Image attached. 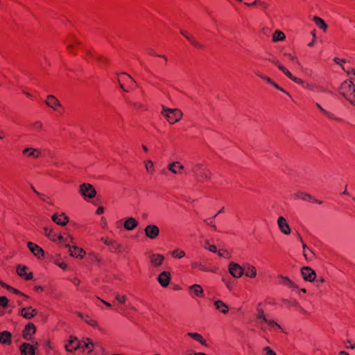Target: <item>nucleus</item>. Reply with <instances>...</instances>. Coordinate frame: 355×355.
Segmentation results:
<instances>
[{"mask_svg": "<svg viewBox=\"0 0 355 355\" xmlns=\"http://www.w3.org/2000/svg\"><path fill=\"white\" fill-rule=\"evenodd\" d=\"M69 252L71 257L76 258H83L86 253L83 248H78L76 245L69 247Z\"/></svg>", "mask_w": 355, "mask_h": 355, "instance_id": "a211bd4d", "label": "nucleus"}, {"mask_svg": "<svg viewBox=\"0 0 355 355\" xmlns=\"http://www.w3.org/2000/svg\"><path fill=\"white\" fill-rule=\"evenodd\" d=\"M258 76L263 80H266L268 84H273V80L270 78L259 74H258Z\"/></svg>", "mask_w": 355, "mask_h": 355, "instance_id": "052dcab7", "label": "nucleus"}, {"mask_svg": "<svg viewBox=\"0 0 355 355\" xmlns=\"http://www.w3.org/2000/svg\"><path fill=\"white\" fill-rule=\"evenodd\" d=\"M162 114L170 124H174L182 119L183 113L179 109L168 108L163 106Z\"/></svg>", "mask_w": 355, "mask_h": 355, "instance_id": "7ed1b4c3", "label": "nucleus"}, {"mask_svg": "<svg viewBox=\"0 0 355 355\" xmlns=\"http://www.w3.org/2000/svg\"><path fill=\"white\" fill-rule=\"evenodd\" d=\"M171 255L174 258L181 259L185 256V252L182 250L176 249L171 252Z\"/></svg>", "mask_w": 355, "mask_h": 355, "instance_id": "79ce46f5", "label": "nucleus"}, {"mask_svg": "<svg viewBox=\"0 0 355 355\" xmlns=\"http://www.w3.org/2000/svg\"><path fill=\"white\" fill-rule=\"evenodd\" d=\"M259 5L262 8L263 10H266L269 7V4L267 2L261 0L259 1Z\"/></svg>", "mask_w": 355, "mask_h": 355, "instance_id": "13d9d810", "label": "nucleus"}, {"mask_svg": "<svg viewBox=\"0 0 355 355\" xmlns=\"http://www.w3.org/2000/svg\"><path fill=\"white\" fill-rule=\"evenodd\" d=\"M214 218H207V219H205L204 221L208 225H210L211 227H214V230L216 231V226L214 222Z\"/></svg>", "mask_w": 355, "mask_h": 355, "instance_id": "864d4df0", "label": "nucleus"}, {"mask_svg": "<svg viewBox=\"0 0 355 355\" xmlns=\"http://www.w3.org/2000/svg\"><path fill=\"white\" fill-rule=\"evenodd\" d=\"M22 153L28 157L37 158L40 156V151L33 148H26L23 150Z\"/></svg>", "mask_w": 355, "mask_h": 355, "instance_id": "4be33fe9", "label": "nucleus"}, {"mask_svg": "<svg viewBox=\"0 0 355 355\" xmlns=\"http://www.w3.org/2000/svg\"><path fill=\"white\" fill-rule=\"evenodd\" d=\"M43 125L40 121H35L32 124V128L36 131H40L42 129Z\"/></svg>", "mask_w": 355, "mask_h": 355, "instance_id": "09e8293b", "label": "nucleus"}, {"mask_svg": "<svg viewBox=\"0 0 355 355\" xmlns=\"http://www.w3.org/2000/svg\"><path fill=\"white\" fill-rule=\"evenodd\" d=\"M202 165L201 164H196L191 168V172L196 178H198V174L202 171Z\"/></svg>", "mask_w": 355, "mask_h": 355, "instance_id": "58836bf2", "label": "nucleus"}, {"mask_svg": "<svg viewBox=\"0 0 355 355\" xmlns=\"http://www.w3.org/2000/svg\"><path fill=\"white\" fill-rule=\"evenodd\" d=\"M300 240L302 243H303L302 239L301 237H300ZM302 248H303V255H304V258L306 260L312 259L313 257V254L311 250L305 243H302Z\"/></svg>", "mask_w": 355, "mask_h": 355, "instance_id": "cd10ccee", "label": "nucleus"}, {"mask_svg": "<svg viewBox=\"0 0 355 355\" xmlns=\"http://www.w3.org/2000/svg\"><path fill=\"white\" fill-rule=\"evenodd\" d=\"M271 85H272L274 87H275L276 89L286 93V94L288 95V93L287 92H286L283 88H282L281 87H279L277 84H276L274 81H273V84H271Z\"/></svg>", "mask_w": 355, "mask_h": 355, "instance_id": "e2e57ef3", "label": "nucleus"}, {"mask_svg": "<svg viewBox=\"0 0 355 355\" xmlns=\"http://www.w3.org/2000/svg\"><path fill=\"white\" fill-rule=\"evenodd\" d=\"M294 197L296 199H301L302 200L308 202H311L312 200H313V196L303 191L296 192L295 193H294Z\"/></svg>", "mask_w": 355, "mask_h": 355, "instance_id": "bb28decb", "label": "nucleus"}, {"mask_svg": "<svg viewBox=\"0 0 355 355\" xmlns=\"http://www.w3.org/2000/svg\"><path fill=\"white\" fill-rule=\"evenodd\" d=\"M58 266L60 268H61L63 270H66L67 268V263H64V262H61V263H58Z\"/></svg>", "mask_w": 355, "mask_h": 355, "instance_id": "338daca9", "label": "nucleus"}, {"mask_svg": "<svg viewBox=\"0 0 355 355\" xmlns=\"http://www.w3.org/2000/svg\"><path fill=\"white\" fill-rule=\"evenodd\" d=\"M285 302L288 304V308H291V307H297V309H298V311L302 313V314H304V315H307L308 314V311H306L303 307H302L299 303L296 301H293V302H289L288 300H285Z\"/></svg>", "mask_w": 355, "mask_h": 355, "instance_id": "2f4dec72", "label": "nucleus"}, {"mask_svg": "<svg viewBox=\"0 0 355 355\" xmlns=\"http://www.w3.org/2000/svg\"><path fill=\"white\" fill-rule=\"evenodd\" d=\"M227 253V251L226 250H220L219 251H218V256L220 257H226V258H228L225 254Z\"/></svg>", "mask_w": 355, "mask_h": 355, "instance_id": "69168bd1", "label": "nucleus"}, {"mask_svg": "<svg viewBox=\"0 0 355 355\" xmlns=\"http://www.w3.org/2000/svg\"><path fill=\"white\" fill-rule=\"evenodd\" d=\"M80 193L84 198H94L96 194L94 187L88 183H83L80 185Z\"/></svg>", "mask_w": 355, "mask_h": 355, "instance_id": "20e7f679", "label": "nucleus"}, {"mask_svg": "<svg viewBox=\"0 0 355 355\" xmlns=\"http://www.w3.org/2000/svg\"><path fill=\"white\" fill-rule=\"evenodd\" d=\"M256 320H261V321H266L267 320L261 303L258 304L257 306Z\"/></svg>", "mask_w": 355, "mask_h": 355, "instance_id": "473e14b6", "label": "nucleus"}, {"mask_svg": "<svg viewBox=\"0 0 355 355\" xmlns=\"http://www.w3.org/2000/svg\"><path fill=\"white\" fill-rule=\"evenodd\" d=\"M29 250L37 258H40L44 255V250L37 244L33 242L27 243Z\"/></svg>", "mask_w": 355, "mask_h": 355, "instance_id": "4468645a", "label": "nucleus"}, {"mask_svg": "<svg viewBox=\"0 0 355 355\" xmlns=\"http://www.w3.org/2000/svg\"><path fill=\"white\" fill-rule=\"evenodd\" d=\"M8 299L4 297V296H1L0 297V306L5 308L8 306Z\"/></svg>", "mask_w": 355, "mask_h": 355, "instance_id": "603ef678", "label": "nucleus"}, {"mask_svg": "<svg viewBox=\"0 0 355 355\" xmlns=\"http://www.w3.org/2000/svg\"><path fill=\"white\" fill-rule=\"evenodd\" d=\"M315 105H316L317 107H318V109H319V110H320V111H321L324 114H325L327 116H328V117H329V118H330V119H336V118L334 117V115L332 113H331V112H329L327 111L326 110H324V108H323V107H322L319 103H315Z\"/></svg>", "mask_w": 355, "mask_h": 355, "instance_id": "c03bdc74", "label": "nucleus"}, {"mask_svg": "<svg viewBox=\"0 0 355 355\" xmlns=\"http://www.w3.org/2000/svg\"><path fill=\"white\" fill-rule=\"evenodd\" d=\"M144 233L148 238L155 239L159 234V229L156 225H148L144 229Z\"/></svg>", "mask_w": 355, "mask_h": 355, "instance_id": "6e6552de", "label": "nucleus"}, {"mask_svg": "<svg viewBox=\"0 0 355 355\" xmlns=\"http://www.w3.org/2000/svg\"><path fill=\"white\" fill-rule=\"evenodd\" d=\"M35 326L32 323H28L23 331V337L26 340H31L32 336L35 333Z\"/></svg>", "mask_w": 355, "mask_h": 355, "instance_id": "dca6fc26", "label": "nucleus"}, {"mask_svg": "<svg viewBox=\"0 0 355 355\" xmlns=\"http://www.w3.org/2000/svg\"><path fill=\"white\" fill-rule=\"evenodd\" d=\"M51 219L54 223L61 226L66 225L69 222V218L64 213L60 214H55L51 216Z\"/></svg>", "mask_w": 355, "mask_h": 355, "instance_id": "ddd939ff", "label": "nucleus"}, {"mask_svg": "<svg viewBox=\"0 0 355 355\" xmlns=\"http://www.w3.org/2000/svg\"><path fill=\"white\" fill-rule=\"evenodd\" d=\"M85 321L89 325L92 327L97 326V322L93 319L89 318L88 316L86 319H85Z\"/></svg>", "mask_w": 355, "mask_h": 355, "instance_id": "5fc2aeb1", "label": "nucleus"}, {"mask_svg": "<svg viewBox=\"0 0 355 355\" xmlns=\"http://www.w3.org/2000/svg\"><path fill=\"white\" fill-rule=\"evenodd\" d=\"M277 226L279 230L282 233L286 235H288L291 234V227L286 220V219L283 216H279L277 218Z\"/></svg>", "mask_w": 355, "mask_h": 355, "instance_id": "0eeeda50", "label": "nucleus"}, {"mask_svg": "<svg viewBox=\"0 0 355 355\" xmlns=\"http://www.w3.org/2000/svg\"><path fill=\"white\" fill-rule=\"evenodd\" d=\"M285 56L288 57L291 60L294 61L297 63H299L298 60L292 54L288 53H284V54Z\"/></svg>", "mask_w": 355, "mask_h": 355, "instance_id": "bf43d9fd", "label": "nucleus"}, {"mask_svg": "<svg viewBox=\"0 0 355 355\" xmlns=\"http://www.w3.org/2000/svg\"><path fill=\"white\" fill-rule=\"evenodd\" d=\"M20 352L22 355H35V348L29 343H23L20 347Z\"/></svg>", "mask_w": 355, "mask_h": 355, "instance_id": "412c9836", "label": "nucleus"}, {"mask_svg": "<svg viewBox=\"0 0 355 355\" xmlns=\"http://www.w3.org/2000/svg\"><path fill=\"white\" fill-rule=\"evenodd\" d=\"M189 290L193 293V297H202L204 296V290L200 284H193L189 287Z\"/></svg>", "mask_w": 355, "mask_h": 355, "instance_id": "b1692460", "label": "nucleus"}, {"mask_svg": "<svg viewBox=\"0 0 355 355\" xmlns=\"http://www.w3.org/2000/svg\"><path fill=\"white\" fill-rule=\"evenodd\" d=\"M285 37V34L282 31L277 30L272 35V41L274 42L283 41Z\"/></svg>", "mask_w": 355, "mask_h": 355, "instance_id": "f704fd0d", "label": "nucleus"}, {"mask_svg": "<svg viewBox=\"0 0 355 355\" xmlns=\"http://www.w3.org/2000/svg\"><path fill=\"white\" fill-rule=\"evenodd\" d=\"M95 60L98 62L100 66H102L103 63H106L107 60L99 55H96L94 56Z\"/></svg>", "mask_w": 355, "mask_h": 355, "instance_id": "de8ad7c7", "label": "nucleus"}, {"mask_svg": "<svg viewBox=\"0 0 355 355\" xmlns=\"http://www.w3.org/2000/svg\"><path fill=\"white\" fill-rule=\"evenodd\" d=\"M71 282L75 285H79L80 283V280L76 277H74L71 279Z\"/></svg>", "mask_w": 355, "mask_h": 355, "instance_id": "774afa93", "label": "nucleus"}, {"mask_svg": "<svg viewBox=\"0 0 355 355\" xmlns=\"http://www.w3.org/2000/svg\"><path fill=\"white\" fill-rule=\"evenodd\" d=\"M12 343V334L8 331L0 332V343L3 345H10Z\"/></svg>", "mask_w": 355, "mask_h": 355, "instance_id": "5701e85b", "label": "nucleus"}, {"mask_svg": "<svg viewBox=\"0 0 355 355\" xmlns=\"http://www.w3.org/2000/svg\"><path fill=\"white\" fill-rule=\"evenodd\" d=\"M266 322H267L268 327H269L270 329H274V330L280 329V330H282L281 326L278 323H277L275 321L267 319Z\"/></svg>", "mask_w": 355, "mask_h": 355, "instance_id": "4c0bfd02", "label": "nucleus"}, {"mask_svg": "<svg viewBox=\"0 0 355 355\" xmlns=\"http://www.w3.org/2000/svg\"><path fill=\"white\" fill-rule=\"evenodd\" d=\"M150 262L155 267L161 266L164 260V257L160 254H152L150 257Z\"/></svg>", "mask_w": 355, "mask_h": 355, "instance_id": "aec40b11", "label": "nucleus"}, {"mask_svg": "<svg viewBox=\"0 0 355 355\" xmlns=\"http://www.w3.org/2000/svg\"><path fill=\"white\" fill-rule=\"evenodd\" d=\"M28 268L24 266H18L17 268V272L19 276L24 277L26 279H31L33 278V273H27Z\"/></svg>", "mask_w": 355, "mask_h": 355, "instance_id": "393cba45", "label": "nucleus"}, {"mask_svg": "<svg viewBox=\"0 0 355 355\" xmlns=\"http://www.w3.org/2000/svg\"><path fill=\"white\" fill-rule=\"evenodd\" d=\"M228 270L230 273L234 278H239L243 275V266H241L239 264L234 262H231L229 264Z\"/></svg>", "mask_w": 355, "mask_h": 355, "instance_id": "423d86ee", "label": "nucleus"}, {"mask_svg": "<svg viewBox=\"0 0 355 355\" xmlns=\"http://www.w3.org/2000/svg\"><path fill=\"white\" fill-rule=\"evenodd\" d=\"M263 355H276V353L269 347H266L263 349Z\"/></svg>", "mask_w": 355, "mask_h": 355, "instance_id": "8fccbe9b", "label": "nucleus"}, {"mask_svg": "<svg viewBox=\"0 0 355 355\" xmlns=\"http://www.w3.org/2000/svg\"><path fill=\"white\" fill-rule=\"evenodd\" d=\"M270 61L274 64H275L278 67V69L282 73H284L288 78H290L295 83L300 84V85H302L304 87L308 89L309 90H311V91H318V92H327L324 88H322L321 87H319L316 85H314V84H312L310 83H305L304 81L303 80H302L301 78H297V77L293 76V74L284 66H283L278 60H271Z\"/></svg>", "mask_w": 355, "mask_h": 355, "instance_id": "f257e3e1", "label": "nucleus"}, {"mask_svg": "<svg viewBox=\"0 0 355 355\" xmlns=\"http://www.w3.org/2000/svg\"><path fill=\"white\" fill-rule=\"evenodd\" d=\"M282 283L288 285V286H293V282L290 280L288 277H282Z\"/></svg>", "mask_w": 355, "mask_h": 355, "instance_id": "4d7b16f0", "label": "nucleus"}, {"mask_svg": "<svg viewBox=\"0 0 355 355\" xmlns=\"http://www.w3.org/2000/svg\"><path fill=\"white\" fill-rule=\"evenodd\" d=\"M114 299L121 304H124L127 301V297L125 295H121L119 293H114Z\"/></svg>", "mask_w": 355, "mask_h": 355, "instance_id": "ea45409f", "label": "nucleus"}, {"mask_svg": "<svg viewBox=\"0 0 355 355\" xmlns=\"http://www.w3.org/2000/svg\"><path fill=\"white\" fill-rule=\"evenodd\" d=\"M191 266L192 268H193V269L198 268L200 270L205 271V272L212 271L208 267H207L205 265H204L202 263L198 262V261L191 262Z\"/></svg>", "mask_w": 355, "mask_h": 355, "instance_id": "72a5a7b5", "label": "nucleus"}, {"mask_svg": "<svg viewBox=\"0 0 355 355\" xmlns=\"http://www.w3.org/2000/svg\"><path fill=\"white\" fill-rule=\"evenodd\" d=\"M139 225L138 221L133 217H129L125 219L123 227L128 231L133 230Z\"/></svg>", "mask_w": 355, "mask_h": 355, "instance_id": "6ab92c4d", "label": "nucleus"}, {"mask_svg": "<svg viewBox=\"0 0 355 355\" xmlns=\"http://www.w3.org/2000/svg\"><path fill=\"white\" fill-rule=\"evenodd\" d=\"M210 178V172L207 169H202V171L198 174V177L196 178L199 181L200 179L209 180Z\"/></svg>", "mask_w": 355, "mask_h": 355, "instance_id": "a19ab883", "label": "nucleus"}, {"mask_svg": "<svg viewBox=\"0 0 355 355\" xmlns=\"http://www.w3.org/2000/svg\"><path fill=\"white\" fill-rule=\"evenodd\" d=\"M144 164L146 171L148 174H153L155 173V165L153 161H151L150 159H146L144 162Z\"/></svg>", "mask_w": 355, "mask_h": 355, "instance_id": "7c9ffc66", "label": "nucleus"}, {"mask_svg": "<svg viewBox=\"0 0 355 355\" xmlns=\"http://www.w3.org/2000/svg\"><path fill=\"white\" fill-rule=\"evenodd\" d=\"M46 104L55 111H58V107L61 105L60 101L53 95H49L47 96Z\"/></svg>", "mask_w": 355, "mask_h": 355, "instance_id": "f3484780", "label": "nucleus"}, {"mask_svg": "<svg viewBox=\"0 0 355 355\" xmlns=\"http://www.w3.org/2000/svg\"><path fill=\"white\" fill-rule=\"evenodd\" d=\"M44 233L51 240H52L53 241H56L58 240V236L54 233V232H53V230L52 229H49L48 227H44Z\"/></svg>", "mask_w": 355, "mask_h": 355, "instance_id": "c9c22d12", "label": "nucleus"}, {"mask_svg": "<svg viewBox=\"0 0 355 355\" xmlns=\"http://www.w3.org/2000/svg\"><path fill=\"white\" fill-rule=\"evenodd\" d=\"M101 240L107 245H111L114 244V241L109 238L102 237Z\"/></svg>", "mask_w": 355, "mask_h": 355, "instance_id": "6e6d98bb", "label": "nucleus"}, {"mask_svg": "<svg viewBox=\"0 0 355 355\" xmlns=\"http://www.w3.org/2000/svg\"><path fill=\"white\" fill-rule=\"evenodd\" d=\"M58 241L60 243L64 244L65 247L68 248L71 247L70 244L73 243V237L71 236L70 235H68L67 237H64L62 235H60L58 236Z\"/></svg>", "mask_w": 355, "mask_h": 355, "instance_id": "c85d7f7f", "label": "nucleus"}, {"mask_svg": "<svg viewBox=\"0 0 355 355\" xmlns=\"http://www.w3.org/2000/svg\"><path fill=\"white\" fill-rule=\"evenodd\" d=\"M257 327L263 331H266L267 329V322L261 321V320H256Z\"/></svg>", "mask_w": 355, "mask_h": 355, "instance_id": "49530a36", "label": "nucleus"}, {"mask_svg": "<svg viewBox=\"0 0 355 355\" xmlns=\"http://www.w3.org/2000/svg\"><path fill=\"white\" fill-rule=\"evenodd\" d=\"M301 274L306 281L309 282L313 281L316 277L314 270L309 267H303L301 270Z\"/></svg>", "mask_w": 355, "mask_h": 355, "instance_id": "9b49d317", "label": "nucleus"}, {"mask_svg": "<svg viewBox=\"0 0 355 355\" xmlns=\"http://www.w3.org/2000/svg\"><path fill=\"white\" fill-rule=\"evenodd\" d=\"M19 314L25 319L31 320L37 314V311L32 306H28L20 309Z\"/></svg>", "mask_w": 355, "mask_h": 355, "instance_id": "1a4fd4ad", "label": "nucleus"}, {"mask_svg": "<svg viewBox=\"0 0 355 355\" xmlns=\"http://www.w3.org/2000/svg\"><path fill=\"white\" fill-rule=\"evenodd\" d=\"M334 61L338 64H342V63H345V60H343V59H340L338 58H335L334 59Z\"/></svg>", "mask_w": 355, "mask_h": 355, "instance_id": "0e129e2a", "label": "nucleus"}, {"mask_svg": "<svg viewBox=\"0 0 355 355\" xmlns=\"http://www.w3.org/2000/svg\"><path fill=\"white\" fill-rule=\"evenodd\" d=\"M339 90L344 98L352 105H355V86L352 80H346L343 82Z\"/></svg>", "mask_w": 355, "mask_h": 355, "instance_id": "f03ea898", "label": "nucleus"}, {"mask_svg": "<svg viewBox=\"0 0 355 355\" xmlns=\"http://www.w3.org/2000/svg\"><path fill=\"white\" fill-rule=\"evenodd\" d=\"M167 168L173 174H180L184 167L180 162H173L167 165Z\"/></svg>", "mask_w": 355, "mask_h": 355, "instance_id": "f8f14e48", "label": "nucleus"}, {"mask_svg": "<svg viewBox=\"0 0 355 355\" xmlns=\"http://www.w3.org/2000/svg\"><path fill=\"white\" fill-rule=\"evenodd\" d=\"M214 305L218 311L221 312L223 314H227L229 311V308L227 305L224 303L222 300H216L214 302Z\"/></svg>", "mask_w": 355, "mask_h": 355, "instance_id": "a878e982", "label": "nucleus"}, {"mask_svg": "<svg viewBox=\"0 0 355 355\" xmlns=\"http://www.w3.org/2000/svg\"><path fill=\"white\" fill-rule=\"evenodd\" d=\"M187 336L192 338L195 340L199 342L202 345H207L206 340L200 334L198 333L189 332L187 333Z\"/></svg>", "mask_w": 355, "mask_h": 355, "instance_id": "c756f323", "label": "nucleus"}, {"mask_svg": "<svg viewBox=\"0 0 355 355\" xmlns=\"http://www.w3.org/2000/svg\"><path fill=\"white\" fill-rule=\"evenodd\" d=\"M243 274L249 278H255L257 275L256 268L249 263L243 265Z\"/></svg>", "mask_w": 355, "mask_h": 355, "instance_id": "9d476101", "label": "nucleus"}, {"mask_svg": "<svg viewBox=\"0 0 355 355\" xmlns=\"http://www.w3.org/2000/svg\"><path fill=\"white\" fill-rule=\"evenodd\" d=\"M187 39L195 46L196 47H200V45L199 44V43L194 39L193 37H192L191 35H189L188 37H187Z\"/></svg>", "mask_w": 355, "mask_h": 355, "instance_id": "3c124183", "label": "nucleus"}, {"mask_svg": "<svg viewBox=\"0 0 355 355\" xmlns=\"http://www.w3.org/2000/svg\"><path fill=\"white\" fill-rule=\"evenodd\" d=\"M313 21L315 24L321 29L326 31L327 28V26L325 24L324 21L320 18L319 17H314Z\"/></svg>", "mask_w": 355, "mask_h": 355, "instance_id": "e433bc0d", "label": "nucleus"}, {"mask_svg": "<svg viewBox=\"0 0 355 355\" xmlns=\"http://www.w3.org/2000/svg\"><path fill=\"white\" fill-rule=\"evenodd\" d=\"M171 280V273L164 271L159 274L157 278L158 282L162 287H166L169 284Z\"/></svg>", "mask_w": 355, "mask_h": 355, "instance_id": "2eb2a0df", "label": "nucleus"}, {"mask_svg": "<svg viewBox=\"0 0 355 355\" xmlns=\"http://www.w3.org/2000/svg\"><path fill=\"white\" fill-rule=\"evenodd\" d=\"M205 249L211 252H217L216 247L214 245L210 244L208 240L205 241Z\"/></svg>", "mask_w": 355, "mask_h": 355, "instance_id": "37998d69", "label": "nucleus"}, {"mask_svg": "<svg viewBox=\"0 0 355 355\" xmlns=\"http://www.w3.org/2000/svg\"><path fill=\"white\" fill-rule=\"evenodd\" d=\"M64 347L67 352H72L82 347V342L79 341L76 337L71 336Z\"/></svg>", "mask_w": 355, "mask_h": 355, "instance_id": "39448f33", "label": "nucleus"}, {"mask_svg": "<svg viewBox=\"0 0 355 355\" xmlns=\"http://www.w3.org/2000/svg\"><path fill=\"white\" fill-rule=\"evenodd\" d=\"M93 347H94V343L91 341L89 343L83 342L82 347L80 349H87L88 352L90 353L93 351Z\"/></svg>", "mask_w": 355, "mask_h": 355, "instance_id": "a18cd8bd", "label": "nucleus"}, {"mask_svg": "<svg viewBox=\"0 0 355 355\" xmlns=\"http://www.w3.org/2000/svg\"><path fill=\"white\" fill-rule=\"evenodd\" d=\"M7 289L9 290V291H12L15 294L21 295L24 296L25 297H28L27 295H26L25 294L21 293L19 291H18V290H17V289H15V288H12L11 286H10V288H7Z\"/></svg>", "mask_w": 355, "mask_h": 355, "instance_id": "680f3d73", "label": "nucleus"}]
</instances>
